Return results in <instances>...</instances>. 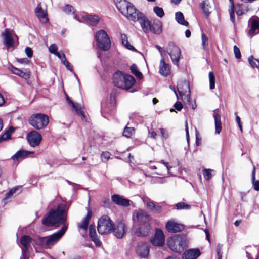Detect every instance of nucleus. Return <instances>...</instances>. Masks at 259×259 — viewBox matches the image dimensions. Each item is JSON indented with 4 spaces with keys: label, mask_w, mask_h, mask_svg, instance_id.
Instances as JSON below:
<instances>
[{
    "label": "nucleus",
    "mask_w": 259,
    "mask_h": 259,
    "mask_svg": "<svg viewBox=\"0 0 259 259\" xmlns=\"http://www.w3.org/2000/svg\"><path fill=\"white\" fill-rule=\"evenodd\" d=\"M68 208L66 203H60L56 209H52L49 211L42 219V224L47 226H59L60 224H63V226L60 230L51 235L38 238L36 241L37 244L50 248L60 239L68 228L65 223Z\"/></svg>",
    "instance_id": "1"
},
{
    "label": "nucleus",
    "mask_w": 259,
    "mask_h": 259,
    "mask_svg": "<svg viewBox=\"0 0 259 259\" xmlns=\"http://www.w3.org/2000/svg\"><path fill=\"white\" fill-rule=\"evenodd\" d=\"M136 218L139 222V226L137 228L133 227L132 229L133 234L140 237L149 236L151 230V227L149 224L150 217L145 211L139 210L136 213Z\"/></svg>",
    "instance_id": "2"
},
{
    "label": "nucleus",
    "mask_w": 259,
    "mask_h": 259,
    "mask_svg": "<svg viewBox=\"0 0 259 259\" xmlns=\"http://www.w3.org/2000/svg\"><path fill=\"white\" fill-rule=\"evenodd\" d=\"M116 6L128 20L136 22L142 14L130 2L126 0H116Z\"/></svg>",
    "instance_id": "3"
},
{
    "label": "nucleus",
    "mask_w": 259,
    "mask_h": 259,
    "mask_svg": "<svg viewBox=\"0 0 259 259\" xmlns=\"http://www.w3.org/2000/svg\"><path fill=\"white\" fill-rule=\"evenodd\" d=\"M135 81V78L132 75L119 71L115 72L113 76L114 85L123 90H129L134 84Z\"/></svg>",
    "instance_id": "4"
},
{
    "label": "nucleus",
    "mask_w": 259,
    "mask_h": 259,
    "mask_svg": "<svg viewBox=\"0 0 259 259\" xmlns=\"http://www.w3.org/2000/svg\"><path fill=\"white\" fill-rule=\"evenodd\" d=\"M169 248L173 251L181 253L187 246V241L185 237L176 235L167 240Z\"/></svg>",
    "instance_id": "5"
},
{
    "label": "nucleus",
    "mask_w": 259,
    "mask_h": 259,
    "mask_svg": "<svg viewBox=\"0 0 259 259\" xmlns=\"http://www.w3.org/2000/svg\"><path fill=\"white\" fill-rule=\"evenodd\" d=\"M29 123L36 129H42L48 124L49 117L44 114H34L30 116L29 119Z\"/></svg>",
    "instance_id": "6"
},
{
    "label": "nucleus",
    "mask_w": 259,
    "mask_h": 259,
    "mask_svg": "<svg viewBox=\"0 0 259 259\" xmlns=\"http://www.w3.org/2000/svg\"><path fill=\"white\" fill-rule=\"evenodd\" d=\"M98 47L102 50L107 51L111 47V41L109 36L104 30L96 32L95 36Z\"/></svg>",
    "instance_id": "7"
},
{
    "label": "nucleus",
    "mask_w": 259,
    "mask_h": 259,
    "mask_svg": "<svg viewBox=\"0 0 259 259\" xmlns=\"http://www.w3.org/2000/svg\"><path fill=\"white\" fill-rule=\"evenodd\" d=\"M113 222L107 215L102 216L98 221L97 229L101 234L111 233L113 227Z\"/></svg>",
    "instance_id": "8"
},
{
    "label": "nucleus",
    "mask_w": 259,
    "mask_h": 259,
    "mask_svg": "<svg viewBox=\"0 0 259 259\" xmlns=\"http://www.w3.org/2000/svg\"><path fill=\"white\" fill-rule=\"evenodd\" d=\"M177 89L185 104H191L190 90L189 83L186 80H181L177 85Z\"/></svg>",
    "instance_id": "9"
},
{
    "label": "nucleus",
    "mask_w": 259,
    "mask_h": 259,
    "mask_svg": "<svg viewBox=\"0 0 259 259\" xmlns=\"http://www.w3.org/2000/svg\"><path fill=\"white\" fill-rule=\"evenodd\" d=\"M3 42L5 46L7 51H11L14 49L16 46L18 44V40L16 42L14 40L12 34L8 29H6L2 34Z\"/></svg>",
    "instance_id": "10"
},
{
    "label": "nucleus",
    "mask_w": 259,
    "mask_h": 259,
    "mask_svg": "<svg viewBox=\"0 0 259 259\" xmlns=\"http://www.w3.org/2000/svg\"><path fill=\"white\" fill-rule=\"evenodd\" d=\"M166 51L169 55L172 63L176 65H178L181 55L180 48L173 42H170L166 47Z\"/></svg>",
    "instance_id": "11"
},
{
    "label": "nucleus",
    "mask_w": 259,
    "mask_h": 259,
    "mask_svg": "<svg viewBox=\"0 0 259 259\" xmlns=\"http://www.w3.org/2000/svg\"><path fill=\"white\" fill-rule=\"evenodd\" d=\"M126 225L124 221H121L113 224V229L111 232L113 235L118 239H121L124 236L126 232Z\"/></svg>",
    "instance_id": "12"
},
{
    "label": "nucleus",
    "mask_w": 259,
    "mask_h": 259,
    "mask_svg": "<svg viewBox=\"0 0 259 259\" xmlns=\"http://www.w3.org/2000/svg\"><path fill=\"white\" fill-rule=\"evenodd\" d=\"M27 141L29 145L35 147L39 145L42 140L41 134L36 131H32L27 134Z\"/></svg>",
    "instance_id": "13"
},
{
    "label": "nucleus",
    "mask_w": 259,
    "mask_h": 259,
    "mask_svg": "<svg viewBox=\"0 0 259 259\" xmlns=\"http://www.w3.org/2000/svg\"><path fill=\"white\" fill-rule=\"evenodd\" d=\"M165 237L163 231L160 229L156 230L154 236L151 239V242L153 245L161 246L164 243Z\"/></svg>",
    "instance_id": "14"
},
{
    "label": "nucleus",
    "mask_w": 259,
    "mask_h": 259,
    "mask_svg": "<svg viewBox=\"0 0 259 259\" xmlns=\"http://www.w3.org/2000/svg\"><path fill=\"white\" fill-rule=\"evenodd\" d=\"M251 28L248 35L252 37L254 35L259 33V18L256 16L252 17L249 20Z\"/></svg>",
    "instance_id": "15"
},
{
    "label": "nucleus",
    "mask_w": 259,
    "mask_h": 259,
    "mask_svg": "<svg viewBox=\"0 0 259 259\" xmlns=\"http://www.w3.org/2000/svg\"><path fill=\"white\" fill-rule=\"evenodd\" d=\"M166 228L169 232L177 233L182 231L184 229L183 224L176 222L174 220H169L166 224Z\"/></svg>",
    "instance_id": "16"
},
{
    "label": "nucleus",
    "mask_w": 259,
    "mask_h": 259,
    "mask_svg": "<svg viewBox=\"0 0 259 259\" xmlns=\"http://www.w3.org/2000/svg\"><path fill=\"white\" fill-rule=\"evenodd\" d=\"M111 200L114 204L125 207L129 206L131 202L130 199L118 194L112 195Z\"/></svg>",
    "instance_id": "17"
},
{
    "label": "nucleus",
    "mask_w": 259,
    "mask_h": 259,
    "mask_svg": "<svg viewBox=\"0 0 259 259\" xmlns=\"http://www.w3.org/2000/svg\"><path fill=\"white\" fill-rule=\"evenodd\" d=\"M35 14L42 23H47L49 21L47 14L43 11L40 3L38 4L36 7Z\"/></svg>",
    "instance_id": "18"
},
{
    "label": "nucleus",
    "mask_w": 259,
    "mask_h": 259,
    "mask_svg": "<svg viewBox=\"0 0 259 259\" xmlns=\"http://www.w3.org/2000/svg\"><path fill=\"white\" fill-rule=\"evenodd\" d=\"M82 18L83 20V23L92 26L97 25L100 20V18L98 16L87 14L83 15Z\"/></svg>",
    "instance_id": "19"
},
{
    "label": "nucleus",
    "mask_w": 259,
    "mask_h": 259,
    "mask_svg": "<svg viewBox=\"0 0 259 259\" xmlns=\"http://www.w3.org/2000/svg\"><path fill=\"white\" fill-rule=\"evenodd\" d=\"M200 254L201 252L199 249H189L183 253L182 259H196Z\"/></svg>",
    "instance_id": "20"
},
{
    "label": "nucleus",
    "mask_w": 259,
    "mask_h": 259,
    "mask_svg": "<svg viewBox=\"0 0 259 259\" xmlns=\"http://www.w3.org/2000/svg\"><path fill=\"white\" fill-rule=\"evenodd\" d=\"M10 69L12 73L25 79H27L30 77V72L29 69H24V70H22L13 66L10 68Z\"/></svg>",
    "instance_id": "21"
},
{
    "label": "nucleus",
    "mask_w": 259,
    "mask_h": 259,
    "mask_svg": "<svg viewBox=\"0 0 259 259\" xmlns=\"http://www.w3.org/2000/svg\"><path fill=\"white\" fill-rule=\"evenodd\" d=\"M143 31L147 33L150 31L151 23L148 18L142 14L138 19Z\"/></svg>",
    "instance_id": "22"
},
{
    "label": "nucleus",
    "mask_w": 259,
    "mask_h": 259,
    "mask_svg": "<svg viewBox=\"0 0 259 259\" xmlns=\"http://www.w3.org/2000/svg\"><path fill=\"white\" fill-rule=\"evenodd\" d=\"M205 18H208L211 13V6L208 0H204L199 4Z\"/></svg>",
    "instance_id": "23"
},
{
    "label": "nucleus",
    "mask_w": 259,
    "mask_h": 259,
    "mask_svg": "<svg viewBox=\"0 0 259 259\" xmlns=\"http://www.w3.org/2000/svg\"><path fill=\"white\" fill-rule=\"evenodd\" d=\"M137 254L141 258L146 257L149 254V248L146 244H139L136 250Z\"/></svg>",
    "instance_id": "24"
},
{
    "label": "nucleus",
    "mask_w": 259,
    "mask_h": 259,
    "mask_svg": "<svg viewBox=\"0 0 259 259\" xmlns=\"http://www.w3.org/2000/svg\"><path fill=\"white\" fill-rule=\"evenodd\" d=\"M146 204L147 208L153 213H159L162 210V208L161 206L156 204L151 200H147Z\"/></svg>",
    "instance_id": "25"
},
{
    "label": "nucleus",
    "mask_w": 259,
    "mask_h": 259,
    "mask_svg": "<svg viewBox=\"0 0 259 259\" xmlns=\"http://www.w3.org/2000/svg\"><path fill=\"white\" fill-rule=\"evenodd\" d=\"M92 210L90 209H88L85 217L83 219L82 221L80 223L78 224V228L83 230H87L88 229L89 221L92 217Z\"/></svg>",
    "instance_id": "26"
},
{
    "label": "nucleus",
    "mask_w": 259,
    "mask_h": 259,
    "mask_svg": "<svg viewBox=\"0 0 259 259\" xmlns=\"http://www.w3.org/2000/svg\"><path fill=\"white\" fill-rule=\"evenodd\" d=\"M213 117L215 121V133L219 134L221 132L222 123L221 121V115L217 110L214 111Z\"/></svg>",
    "instance_id": "27"
},
{
    "label": "nucleus",
    "mask_w": 259,
    "mask_h": 259,
    "mask_svg": "<svg viewBox=\"0 0 259 259\" xmlns=\"http://www.w3.org/2000/svg\"><path fill=\"white\" fill-rule=\"evenodd\" d=\"M160 73L163 76H167L170 73V67L168 64H166L164 59H162L160 62L159 67Z\"/></svg>",
    "instance_id": "28"
},
{
    "label": "nucleus",
    "mask_w": 259,
    "mask_h": 259,
    "mask_svg": "<svg viewBox=\"0 0 259 259\" xmlns=\"http://www.w3.org/2000/svg\"><path fill=\"white\" fill-rule=\"evenodd\" d=\"M150 31L156 34H159L162 32V24L160 21H154L151 23Z\"/></svg>",
    "instance_id": "29"
},
{
    "label": "nucleus",
    "mask_w": 259,
    "mask_h": 259,
    "mask_svg": "<svg viewBox=\"0 0 259 259\" xmlns=\"http://www.w3.org/2000/svg\"><path fill=\"white\" fill-rule=\"evenodd\" d=\"M32 241V239L30 236L28 235L23 236L20 239L21 244L24 247V248H22V251L23 250L28 251Z\"/></svg>",
    "instance_id": "30"
},
{
    "label": "nucleus",
    "mask_w": 259,
    "mask_h": 259,
    "mask_svg": "<svg viewBox=\"0 0 259 259\" xmlns=\"http://www.w3.org/2000/svg\"><path fill=\"white\" fill-rule=\"evenodd\" d=\"M33 152L29 151L27 150H21L18 151L15 155H14L12 158L14 160H20L25 157L31 154H33Z\"/></svg>",
    "instance_id": "31"
},
{
    "label": "nucleus",
    "mask_w": 259,
    "mask_h": 259,
    "mask_svg": "<svg viewBox=\"0 0 259 259\" xmlns=\"http://www.w3.org/2000/svg\"><path fill=\"white\" fill-rule=\"evenodd\" d=\"M66 100L68 101V103L72 106V107L76 111V113L78 115H80L82 118H84V115L83 113V112L81 109V107L79 104L77 103H74L73 101H72L68 96H66Z\"/></svg>",
    "instance_id": "32"
},
{
    "label": "nucleus",
    "mask_w": 259,
    "mask_h": 259,
    "mask_svg": "<svg viewBox=\"0 0 259 259\" xmlns=\"http://www.w3.org/2000/svg\"><path fill=\"white\" fill-rule=\"evenodd\" d=\"M175 19L177 22L180 24L184 26H188V22L185 20L184 16L183 13L181 12H177L175 13Z\"/></svg>",
    "instance_id": "33"
},
{
    "label": "nucleus",
    "mask_w": 259,
    "mask_h": 259,
    "mask_svg": "<svg viewBox=\"0 0 259 259\" xmlns=\"http://www.w3.org/2000/svg\"><path fill=\"white\" fill-rule=\"evenodd\" d=\"M121 40L122 45L124 46L127 49L132 51H136V49L128 42L127 37L125 34H121Z\"/></svg>",
    "instance_id": "34"
},
{
    "label": "nucleus",
    "mask_w": 259,
    "mask_h": 259,
    "mask_svg": "<svg viewBox=\"0 0 259 259\" xmlns=\"http://www.w3.org/2000/svg\"><path fill=\"white\" fill-rule=\"evenodd\" d=\"M58 58L61 60L62 63L65 66L68 70L73 72V70L72 67L70 63L67 60L64 53H62V55H60V57Z\"/></svg>",
    "instance_id": "35"
},
{
    "label": "nucleus",
    "mask_w": 259,
    "mask_h": 259,
    "mask_svg": "<svg viewBox=\"0 0 259 259\" xmlns=\"http://www.w3.org/2000/svg\"><path fill=\"white\" fill-rule=\"evenodd\" d=\"M134 132L135 129L134 127L126 126L123 132V136L127 138H130L134 134Z\"/></svg>",
    "instance_id": "36"
},
{
    "label": "nucleus",
    "mask_w": 259,
    "mask_h": 259,
    "mask_svg": "<svg viewBox=\"0 0 259 259\" xmlns=\"http://www.w3.org/2000/svg\"><path fill=\"white\" fill-rule=\"evenodd\" d=\"M252 180L253 182V185L254 189L256 191L259 190V181H255V168L253 167V170L252 171Z\"/></svg>",
    "instance_id": "37"
},
{
    "label": "nucleus",
    "mask_w": 259,
    "mask_h": 259,
    "mask_svg": "<svg viewBox=\"0 0 259 259\" xmlns=\"http://www.w3.org/2000/svg\"><path fill=\"white\" fill-rule=\"evenodd\" d=\"M130 69L132 73L133 74H134L137 77L140 79L142 78V74L138 70V68L136 65L133 64L131 66Z\"/></svg>",
    "instance_id": "38"
},
{
    "label": "nucleus",
    "mask_w": 259,
    "mask_h": 259,
    "mask_svg": "<svg viewBox=\"0 0 259 259\" xmlns=\"http://www.w3.org/2000/svg\"><path fill=\"white\" fill-rule=\"evenodd\" d=\"M238 6L239 9L236 11V14L238 16H241L243 14L248 12V9L247 6L243 4H239Z\"/></svg>",
    "instance_id": "39"
},
{
    "label": "nucleus",
    "mask_w": 259,
    "mask_h": 259,
    "mask_svg": "<svg viewBox=\"0 0 259 259\" xmlns=\"http://www.w3.org/2000/svg\"><path fill=\"white\" fill-rule=\"evenodd\" d=\"M209 89L213 90L215 88V76L212 72L209 73Z\"/></svg>",
    "instance_id": "40"
},
{
    "label": "nucleus",
    "mask_w": 259,
    "mask_h": 259,
    "mask_svg": "<svg viewBox=\"0 0 259 259\" xmlns=\"http://www.w3.org/2000/svg\"><path fill=\"white\" fill-rule=\"evenodd\" d=\"M175 207L178 210L189 209L191 208V206L190 205L186 204L183 202L177 203L175 205Z\"/></svg>",
    "instance_id": "41"
},
{
    "label": "nucleus",
    "mask_w": 259,
    "mask_h": 259,
    "mask_svg": "<svg viewBox=\"0 0 259 259\" xmlns=\"http://www.w3.org/2000/svg\"><path fill=\"white\" fill-rule=\"evenodd\" d=\"M49 52L55 55L58 57H60V54L57 52V47L56 44H53L50 45V46L49 48Z\"/></svg>",
    "instance_id": "42"
},
{
    "label": "nucleus",
    "mask_w": 259,
    "mask_h": 259,
    "mask_svg": "<svg viewBox=\"0 0 259 259\" xmlns=\"http://www.w3.org/2000/svg\"><path fill=\"white\" fill-rule=\"evenodd\" d=\"M62 10L66 14H69L71 12L74 13L75 12L74 8L70 5H66L62 8Z\"/></svg>",
    "instance_id": "43"
},
{
    "label": "nucleus",
    "mask_w": 259,
    "mask_h": 259,
    "mask_svg": "<svg viewBox=\"0 0 259 259\" xmlns=\"http://www.w3.org/2000/svg\"><path fill=\"white\" fill-rule=\"evenodd\" d=\"M248 61L252 67L259 68V60L257 59L253 60V57L252 56H251L248 58Z\"/></svg>",
    "instance_id": "44"
},
{
    "label": "nucleus",
    "mask_w": 259,
    "mask_h": 259,
    "mask_svg": "<svg viewBox=\"0 0 259 259\" xmlns=\"http://www.w3.org/2000/svg\"><path fill=\"white\" fill-rule=\"evenodd\" d=\"M153 11L154 13L157 15L159 17H162L164 15V12L163 9L161 7L155 6L153 8Z\"/></svg>",
    "instance_id": "45"
},
{
    "label": "nucleus",
    "mask_w": 259,
    "mask_h": 259,
    "mask_svg": "<svg viewBox=\"0 0 259 259\" xmlns=\"http://www.w3.org/2000/svg\"><path fill=\"white\" fill-rule=\"evenodd\" d=\"M21 187L18 186L11 189L8 193H6L5 199H7L12 196L14 193H16L17 191H20Z\"/></svg>",
    "instance_id": "46"
},
{
    "label": "nucleus",
    "mask_w": 259,
    "mask_h": 259,
    "mask_svg": "<svg viewBox=\"0 0 259 259\" xmlns=\"http://www.w3.org/2000/svg\"><path fill=\"white\" fill-rule=\"evenodd\" d=\"M97 236L96 231V227L94 225H91L89 226V236L91 238Z\"/></svg>",
    "instance_id": "47"
},
{
    "label": "nucleus",
    "mask_w": 259,
    "mask_h": 259,
    "mask_svg": "<svg viewBox=\"0 0 259 259\" xmlns=\"http://www.w3.org/2000/svg\"><path fill=\"white\" fill-rule=\"evenodd\" d=\"M110 154L108 152H103L101 154V159L103 162H107L110 158Z\"/></svg>",
    "instance_id": "48"
},
{
    "label": "nucleus",
    "mask_w": 259,
    "mask_h": 259,
    "mask_svg": "<svg viewBox=\"0 0 259 259\" xmlns=\"http://www.w3.org/2000/svg\"><path fill=\"white\" fill-rule=\"evenodd\" d=\"M211 171H212V170L211 169H205L203 170V174L204 178L206 180H208L212 177V175L211 174Z\"/></svg>",
    "instance_id": "49"
},
{
    "label": "nucleus",
    "mask_w": 259,
    "mask_h": 259,
    "mask_svg": "<svg viewBox=\"0 0 259 259\" xmlns=\"http://www.w3.org/2000/svg\"><path fill=\"white\" fill-rule=\"evenodd\" d=\"M159 130L160 131L161 136L162 139H166L168 138L169 133L166 129L160 128Z\"/></svg>",
    "instance_id": "50"
},
{
    "label": "nucleus",
    "mask_w": 259,
    "mask_h": 259,
    "mask_svg": "<svg viewBox=\"0 0 259 259\" xmlns=\"http://www.w3.org/2000/svg\"><path fill=\"white\" fill-rule=\"evenodd\" d=\"M233 50L235 57L237 59H240L241 55L239 49L237 47V46L235 45L233 47Z\"/></svg>",
    "instance_id": "51"
},
{
    "label": "nucleus",
    "mask_w": 259,
    "mask_h": 259,
    "mask_svg": "<svg viewBox=\"0 0 259 259\" xmlns=\"http://www.w3.org/2000/svg\"><path fill=\"white\" fill-rule=\"evenodd\" d=\"M111 205V203L109 198H104L102 202V206L106 207L109 208Z\"/></svg>",
    "instance_id": "52"
},
{
    "label": "nucleus",
    "mask_w": 259,
    "mask_h": 259,
    "mask_svg": "<svg viewBox=\"0 0 259 259\" xmlns=\"http://www.w3.org/2000/svg\"><path fill=\"white\" fill-rule=\"evenodd\" d=\"M11 134L10 131H6L3 135L0 137V142L3 140H8L10 138Z\"/></svg>",
    "instance_id": "53"
},
{
    "label": "nucleus",
    "mask_w": 259,
    "mask_h": 259,
    "mask_svg": "<svg viewBox=\"0 0 259 259\" xmlns=\"http://www.w3.org/2000/svg\"><path fill=\"white\" fill-rule=\"evenodd\" d=\"M222 245L218 244L217 247V252L218 259H220L222 256V253L221 252Z\"/></svg>",
    "instance_id": "54"
},
{
    "label": "nucleus",
    "mask_w": 259,
    "mask_h": 259,
    "mask_svg": "<svg viewBox=\"0 0 259 259\" xmlns=\"http://www.w3.org/2000/svg\"><path fill=\"white\" fill-rule=\"evenodd\" d=\"M25 53L28 58H31L33 56V51L30 47H26L25 50Z\"/></svg>",
    "instance_id": "55"
},
{
    "label": "nucleus",
    "mask_w": 259,
    "mask_h": 259,
    "mask_svg": "<svg viewBox=\"0 0 259 259\" xmlns=\"http://www.w3.org/2000/svg\"><path fill=\"white\" fill-rule=\"evenodd\" d=\"M201 38H202V47H203V49L204 50L205 49V45H206V43L208 40V38L207 37H206V36L204 34V33H202V35H201Z\"/></svg>",
    "instance_id": "56"
},
{
    "label": "nucleus",
    "mask_w": 259,
    "mask_h": 259,
    "mask_svg": "<svg viewBox=\"0 0 259 259\" xmlns=\"http://www.w3.org/2000/svg\"><path fill=\"white\" fill-rule=\"evenodd\" d=\"M91 239L95 243V245L97 246H100L101 245L102 242L99 239L98 236L94 237H92Z\"/></svg>",
    "instance_id": "57"
},
{
    "label": "nucleus",
    "mask_w": 259,
    "mask_h": 259,
    "mask_svg": "<svg viewBox=\"0 0 259 259\" xmlns=\"http://www.w3.org/2000/svg\"><path fill=\"white\" fill-rule=\"evenodd\" d=\"M230 19L232 22H234L235 21V15H234V8H230L229 10Z\"/></svg>",
    "instance_id": "58"
},
{
    "label": "nucleus",
    "mask_w": 259,
    "mask_h": 259,
    "mask_svg": "<svg viewBox=\"0 0 259 259\" xmlns=\"http://www.w3.org/2000/svg\"><path fill=\"white\" fill-rule=\"evenodd\" d=\"M29 251L23 250L22 251V256L21 257L20 259H29Z\"/></svg>",
    "instance_id": "59"
},
{
    "label": "nucleus",
    "mask_w": 259,
    "mask_h": 259,
    "mask_svg": "<svg viewBox=\"0 0 259 259\" xmlns=\"http://www.w3.org/2000/svg\"><path fill=\"white\" fill-rule=\"evenodd\" d=\"M174 106L175 108V109H177V110L181 111L182 109L183 106L181 102H177L174 104Z\"/></svg>",
    "instance_id": "60"
},
{
    "label": "nucleus",
    "mask_w": 259,
    "mask_h": 259,
    "mask_svg": "<svg viewBox=\"0 0 259 259\" xmlns=\"http://www.w3.org/2000/svg\"><path fill=\"white\" fill-rule=\"evenodd\" d=\"M148 133L150 134V138L154 139H155L156 138L157 134L156 132H155L154 131H151L149 130Z\"/></svg>",
    "instance_id": "61"
},
{
    "label": "nucleus",
    "mask_w": 259,
    "mask_h": 259,
    "mask_svg": "<svg viewBox=\"0 0 259 259\" xmlns=\"http://www.w3.org/2000/svg\"><path fill=\"white\" fill-rule=\"evenodd\" d=\"M155 47L158 49L161 56H163L164 55H165V51L163 50V49L162 47H161L159 45H156Z\"/></svg>",
    "instance_id": "62"
},
{
    "label": "nucleus",
    "mask_w": 259,
    "mask_h": 259,
    "mask_svg": "<svg viewBox=\"0 0 259 259\" xmlns=\"http://www.w3.org/2000/svg\"><path fill=\"white\" fill-rule=\"evenodd\" d=\"M18 62L21 63L28 64L29 61L27 58H23L18 59Z\"/></svg>",
    "instance_id": "63"
},
{
    "label": "nucleus",
    "mask_w": 259,
    "mask_h": 259,
    "mask_svg": "<svg viewBox=\"0 0 259 259\" xmlns=\"http://www.w3.org/2000/svg\"><path fill=\"white\" fill-rule=\"evenodd\" d=\"M160 163L163 164L166 167L167 171H168L170 169L171 167L169 165V163L168 162H165L164 160H161Z\"/></svg>",
    "instance_id": "64"
}]
</instances>
